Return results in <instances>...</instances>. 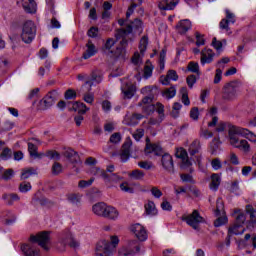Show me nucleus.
I'll return each instance as SVG.
<instances>
[{
  "label": "nucleus",
  "instance_id": "nucleus-43",
  "mask_svg": "<svg viewBox=\"0 0 256 256\" xmlns=\"http://www.w3.org/2000/svg\"><path fill=\"white\" fill-rule=\"evenodd\" d=\"M122 93L124 94L125 99H132V97L135 95V89L133 86H128L122 89Z\"/></svg>",
  "mask_w": 256,
  "mask_h": 256
},
{
  "label": "nucleus",
  "instance_id": "nucleus-50",
  "mask_svg": "<svg viewBox=\"0 0 256 256\" xmlns=\"http://www.w3.org/2000/svg\"><path fill=\"white\" fill-rule=\"evenodd\" d=\"M60 173H63V166L59 162H55L52 165V175H60Z\"/></svg>",
  "mask_w": 256,
  "mask_h": 256
},
{
  "label": "nucleus",
  "instance_id": "nucleus-32",
  "mask_svg": "<svg viewBox=\"0 0 256 256\" xmlns=\"http://www.w3.org/2000/svg\"><path fill=\"white\" fill-rule=\"evenodd\" d=\"M220 185H221V177L219 176V174H212L210 189L212 191H217V189H219Z\"/></svg>",
  "mask_w": 256,
  "mask_h": 256
},
{
  "label": "nucleus",
  "instance_id": "nucleus-53",
  "mask_svg": "<svg viewBox=\"0 0 256 256\" xmlns=\"http://www.w3.org/2000/svg\"><path fill=\"white\" fill-rule=\"evenodd\" d=\"M153 75V65L147 64L144 66V79H149Z\"/></svg>",
  "mask_w": 256,
  "mask_h": 256
},
{
  "label": "nucleus",
  "instance_id": "nucleus-58",
  "mask_svg": "<svg viewBox=\"0 0 256 256\" xmlns=\"http://www.w3.org/2000/svg\"><path fill=\"white\" fill-rule=\"evenodd\" d=\"M195 37H196V45L197 47H201L205 45V36L199 32H195Z\"/></svg>",
  "mask_w": 256,
  "mask_h": 256
},
{
  "label": "nucleus",
  "instance_id": "nucleus-54",
  "mask_svg": "<svg viewBox=\"0 0 256 256\" xmlns=\"http://www.w3.org/2000/svg\"><path fill=\"white\" fill-rule=\"evenodd\" d=\"M145 116H143V114H139V113H133L130 121L132 125H138L139 121H141V119H143Z\"/></svg>",
  "mask_w": 256,
  "mask_h": 256
},
{
  "label": "nucleus",
  "instance_id": "nucleus-27",
  "mask_svg": "<svg viewBox=\"0 0 256 256\" xmlns=\"http://www.w3.org/2000/svg\"><path fill=\"white\" fill-rule=\"evenodd\" d=\"M2 199L5 201L6 205H13V203L21 201V197H19L17 193H4Z\"/></svg>",
  "mask_w": 256,
  "mask_h": 256
},
{
  "label": "nucleus",
  "instance_id": "nucleus-29",
  "mask_svg": "<svg viewBox=\"0 0 256 256\" xmlns=\"http://www.w3.org/2000/svg\"><path fill=\"white\" fill-rule=\"evenodd\" d=\"M146 215L150 217H155L159 212L157 210V206H155V202L149 200L147 204L144 205Z\"/></svg>",
  "mask_w": 256,
  "mask_h": 256
},
{
  "label": "nucleus",
  "instance_id": "nucleus-25",
  "mask_svg": "<svg viewBox=\"0 0 256 256\" xmlns=\"http://www.w3.org/2000/svg\"><path fill=\"white\" fill-rule=\"evenodd\" d=\"M106 209L107 204L105 202H99L92 206V211L94 215H97L98 217H104Z\"/></svg>",
  "mask_w": 256,
  "mask_h": 256
},
{
  "label": "nucleus",
  "instance_id": "nucleus-42",
  "mask_svg": "<svg viewBox=\"0 0 256 256\" xmlns=\"http://www.w3.org/2000/svg\"><path fill=\"white\" fill-rule=\"evenodd\" d=\"M147 45H149V38L147 36H143L139 44L141 55H143L145 51H147Z\"/></svg>",
  "mask_w": 256,
  "mask_h": 256
},
{
  "label": "nucleus",
  "instance_id": "nucleus-30",
  "mask_svg": "<svg viewBox=\"0 0 256 256\" xmlns=\"http://www.w3.org/2000/svg\"><path fill=\"white\" fill-rule=\"evenodd\" d=\"M63 244L68 245L73 249H75L76 247H79V242H77L75 238H73V235L71 233H68L66 237L63 238Z\"/></svg>",
  "mask_w": 256,
  "mask_h": 256
},
{
  "label": "nucleus",
  "instance_id": "nucleus-46",
  "mask_svg": "<svg viewBox=\"0 0 256 256\" xmlns=\"http://www.w3.org/2000/svg\"><path fill=\"white\" fill-rule=\"evenodd\" d=\"M225 209V204L223 202V198H218L216 201V216L219 217L221 213H223Z\"/></svg>",
  "mask_w": 256,
  "mask_h": 256
},
{
  "label": "nucleus",
  "instance_id": "nucleus-35",
  "mask_svg": "<svg viewBox=\"0 0 256 256\" xmlns=\"http://www.w3.org/2000/svg\"><path fill=\"white\" fill-rule=\"evenodd\" d=\"M129 178L134 179L135 181H143L145 178V172L136 169L129 173Z\"/></svg>",
  "mask_w": 256,
  "mask_h": 256
},
{
  "label": "nucleus",
  "instance_id": "nucleus-38",
  "mask_svg": "<svg viewBox=\"0 0 256 256\" xmlns=\"http://www.w3.org/2000/svg\"><path fill=\"white\" fill-rule=\"evenodd\" d=\"M31 175H37V170H35V168L23 169L21 173V179L22 180L29 179Z\"/></svg>",
  "mask_w": 256,
  "mask_h": 256
},
{
  "label": "nucleus",
  "instance_id": "nucleus-36",
  "mask_svg": "<svg viewBox=\"0 0 256 256\" xmlns=\"http://www.w3.org/2000/svg\"><path fill=\"white\" fill-rule=\"evenodd\" d=\"M162 95L166 99H173V97H175V95H177V88H175V86H171L170 88H166L162 92Z\"/></svg>",
  "mask_w": 256,
  "mask_h": 256
},
{
  "label": "nucleus",
  "instance_id": "nucleus-60",
  "mask_svg": "<svg viewBox=\"0 0 256 256\" xmlns=\"http://www.w3.org/2000/svg\"><path fill=\"white\" fill-rule=\"evenodd\" d=\"M118 255L119 256H133L135 254H133V250L130 251L126 246H124L119 249Z\"/></svg>",
  "mask_w": 256,
  "mask_h": 256
},
{
  "label": "nucleus",
  "instance_id": "nucleus-11",
  "mask_svg": "<svg viewBox=\"0 0 256 256\" xmlns=\"http://www.w3.org/2000/svg\"><path fill=\"white\" fill-rule=\"evenodd\" d=\"M131 145H133V142L129 138L126 139L122 145V149L119 154L120 161L122 163H127V161H129V157H131Z\"/></svg>",
  "mask_w": 256,
  "mask_h": 256
},
{
  "label": "nucleus",
  "instance_id": "nucleus-64",
  "mask_svg": "<svg viewBox=\"0 0 256 256\" xmlns=\"http://www.w3.org/2000/svg\"><path fill=\"white\" fill-rule=\"evenodd\" d=\"M244 240L245 241H251L252 246L254 247V249H256V235L255 234H245L244 236Z\"/></svg>",
  "mask_w": 256,
  "mask_h": 256
},
{
  "label": "nucleus",
  "instance_id": "nucleus-47",
  "mask_svg": "<svg viewBox=\"0 0 256 256\" xmlns=\"http://www.w3.org/2000/svg\"><path fill=\"white\" fill-rule=\"evenodd\" d=\"M235 219V225H240V227H243L245 225V221L247 220V217L243 213H239L236 216H234Z\"/></svg>",
  "mask_w": 256,
  "mask_h": 256
},
{
  "label": "nucleus",
  "instance_id": "nucleus-59",
  "mask_svg": "<svg viewBox=\"0 0 256 256\" xmlns=\"http://www.w3.org/2000/svg\"><path fill=\"white\" fill-rule=\"evenodd\" d=\"M88 37H91L92 39H95L99 37V28L92 26L88 32H87Z\"/></svg>",
  "mask_w": 256,
  "mask_h": 256
},
{
  "label": "nucleus",
  "instance_id": "nucleus-40",
  "mask_svg": "<svg viewBox=\"0 0 256 256\" xmlns=\"http://www.w3.org/2000/svg\"><path fill=\"white\" fill-rule=\"evenodd\" d=\"M81 197H83L81 194L73 193V194L68 195V201L70 203H72V205H79V203H81Z\"/></svg>",
  "mask_w": 256,
  "mask_h": 256
},
{
  "label": "nucleus",
  "instance_id": "nucleus-56",
  "mask_svg": "<svg viewBox=\"0 0 256 256\" xmlns=\"http://www.w3.org/2000/svg\"><path fill=\"white\" fill-rule=\"evenodd\" d=\"M227 221V216H220L214 221V227H222V225H226Z\"/></svg>",
  "mask_w": 256,
  "mask_h": 256
},
{
  "label": "nucleus",
  "instance_id": "nucleus-12",
  "mask_svg": "<svg viewBox=\"0 0 256 256\" xmlns=\"http://www.w3.org/2000/svg\"><path fill=\"white\" fill-rule=\"evenodd\" d=\"M63 156L67 158V160L77 167V165H81V158L79 157V153L77 151L68 148L63 152Z\"/></svg>",
  "mask_w": 256,
  "mask_h": 256
},
{
  "label": "nucleus",
  "instance_id": "nucleus-41",
  "mask_svg": "<svg viewBox=\"0 0 256 256\" xmlns=\"http://www.w3.org/2000/svg\"><path fill=\"white\" fill-rule=\"evenodd\" d=\"M13 177H15V171L10 168V169L4 170V172L2 173L1 179H3V181H11Z\"/></svg>",
  "mask_w": 256,
  "mask_h": 256
},
{
  "label": "nucleus",
  "instance_id": "nucleus-3",
  "mask_svg": "<svg viewBox=\"0 0 256 256\" xmlns=\"http://www.w3.org/2000/svg\"><path fill=\"white\" fill-rule=\"evenodd\" d=\"M241 92V82L234 80L223 86L222 99L224 101H235Z\"/></svg>",
  "mask_w": 256,
  "mask_h": 256
},
{
  "label": "nucleus",
  "instance_id": "nucleus-44",
  "mask_svg": "<svg viewBox=\"0 0 256 256\" xmlns=\"http://www.w3.org/2000/svg\"><path fill=\"white\" fill-rule=\"evenodd\" d=\"M181 107H183V105H181L179 102H175L173 104L171 112V117H173V119H177V117H179V111H181Z\"/></svg>",
  "mask_w": 256,
  "mask_h": 256
},
{
  "label": "nucleus",
  "instance_id": "nucleus-23",
  "mask_svg": "<svg viewBox=\"0 0 256 256\" xmlns=\"http://www.w3.org/2000/svg\"><path fill=\"white\" fill-rule=\"evenodd\" d=\"M191 27V20L189 19L180 20L176 25V29L178 33H180V35H185V33H187V31H189Z\"/></svg>",
  "mask_w": 256,
  "mask_h": 256
},
{
  "label": "nucleus",
  "instance_id": "nucleus-20",
  "mask_svg": "<svg viewBox=\"0 0 256 256\" xmlns=\"http://www.w3.org/2000/svg\"><path fill=\"white\" fill-rule=\"evenodd\" d=\"M188 153L190 157H195V155H199L201 153V140L194 139L188 148Z\"/></svg>",
  "mask_w": 256,
  "mask_h": 256
},
{
  "label": "nucleus",
  "instance_id": "nucleus-8",
  "mask_svg": "<svg viewBox=\"0 0 256 256\" xmlns=\"http://www.w3.org/2000/svg\"><path fill=\"white\" fill-rule=\"evenodd\" d=\"M117 39H122L120 41V44L116 47V50L110 51V53L112 54V57H114V59H125V53H127V51L125 49H127V45H129V41L127 40L126 37H117Z\"/></svg>",
  "mask_w": 256,
  "mask_h": 256
},
{
  "label": "nucleus",
  "instance_id": "nucleus-33",
  "mask_svg": "<svg viewBox=\"0 0 256 256\" xmlns=\"http://www.w3.org/2000/svg\"><path fill=\"white\" fill-rule=\"evenodd\" d=\"M132 253L135 255V253H139L141 251V243L137 240H131L128 242V245L126 246Z\"/></svg>",
  "mask_w": 256,
  "mask_h": 256
},
{
  "label": "nucleus",
  "instance_id": "nucleus-13",
  "mask_svg": "<svg viewBox=\"0 0 256 256\" xmlns=\"http://www.w3.org/2000/svg\"><path fill=\"white\" fill-rule=\"evenodd\" d=\"M58 99L59 92H57V90H53L42 99V103H44V107H46V109H49V107H53V104L56 103Z\"/></svg>",
  "mask_w": 256,
  "mask_h": 256
},
{
  "label": "nucleus",
  "instance_id": "nucleus-63",
  "mask_svg": "<svg viewBox=\"0 0 256 256\" xmlns=\"http://www.w3.org/2000/svg\"><path fill=\"white\" fill-rule=\"evenodd\" d=\"M13 127H15V123H13L9 120H6L2 124V131H11V129H13Z\"/></svg>",
  "mask_w": 256,
  "mask_h": 256
},
{
  "label": "nucleus",
  "instance_id": "nucleus-22",
  "mask_svg": "<svg viewBox=\"0 0 256 256\" xmlns=\"http://www.w3.org/2000/svg\"><path fill=\"white\" fill-rule=\"evenodd\" d=\"M142 95H146V97H150L153 101L157 95H159L160 91L157 86H146L141 89Z\"/></svg>",
  "mask_w": 256,
  "mask_h": 256
},
{
  "label": "nucleus",
  "instance_id": "nucleus-34",
  "mask_svg": "<svg viewBox=\"0 0 256 256\" xmlns=\"http://www.w3.org/2000/svg\"><path fill=\"white\" fill-rule=\"evenodd\" d=\"M28 151L30 154V157H33L34 159H41L43 157V154H39L37 152V146L35 144L28 142Z\"/></svg>",
  "mask_w": 256,
  "mask_h": 256
},
{
  "label": "nucleus",
  "instance_id": "nucleus-14",
  "mask_svg": "<svg viewBox=\"0 0 256 256\" xmlns=\"http://www.w3.org/2000/svg\"><path fill=\"white\" fill-rule=\"evenodd\" d=\"M201 58H200V63L201 65H206L209 63H213V58L215 57V52H213L209 48H204L200 52Z\"/></svg>",
  "mask_w": 256,
  "mask_h": 256
},
{
  "label": "nucleus",
  "instance_id": "nucleus-17",
  "mask_svg": "<svg viewBox=\"0 0 256 256\" xmlns=\"http://www.w3.org/2000/svg\"><path fill=\"white\" fill-rule=\"evenodd\" d=\"M179 5V0H161L158 7L161 11H173Z\"/></svg>",
  "mask_w": 256,
  "mask_h": 256
},
{
  "label": "nucleus",
  "instance_id": "nucleus-39",
  "mask_svg": "<svg viewBox=\"0 0 256 256\" xmlns=\"http://www.w3.org/2000/svg\"><path fill=\"white\" fill-rule=\"evenodd\" d=\"M180 93L182 95V103L186 106L191 105V101L189 100V93L187 92V87H182L180 89Z\"/></svg>",
  "mask_w": 256,
  "mask_h": 256
},
{
  "label": "nucleus",
  "instance_id": "nucleus-15",
  "mask_svg": "<svg viewBox=\"0 0 256 256\" xmlns=\"http://www.w3.org/2000/svg\"><path fill=\"white\" fill-rule=\"evenodd\" d=\"M102 81H103V76L99 74V72H92L90 79L85 82V85L82 86V89L83 87H87L88 85V93H91V89L94 83H101Z\"/></svg>",
  "mask_w": 256,
  "mask_h": 256
},
{
  "label": "nucleus",
  "instance_id": "nucleus-18",
  "mask_svg": "<svg viewBox=\"0 0 256 256\" xmlns=\"http://www.w3.org/2000/svg\"><path fill=\"white\" fill-rule=\"evenodd\" d=\"M145 153L146 155H149V153H154L157 157H162L165 155V152H163V148H161V146L151 143L146 144Z\"/></svg>",
  "mask_w": 256,
  "mask_h": 256
},
{
  "label": "nucleus",
  "instance_id": "nucleus-55",
  "mask_svg": "<svg viewBox=\"0 0 256 256\" xmlns=\"http://www.w3.org/2000/svg\"><path fill=\"white\" fill-rule=\"evenodd\" d=\"M88 93H84L83 95V101H85V103H88L89 105H93V102L95 101V96L93 95V93H90L87 90Z\"/></svg>",
  "mask_w": 256,
  "mask_h": 256
},
{
  "label": "nucleus",
  "instance_id": "nucleus-28",
  "mask_svg": "<svg viewBox=\"0 0 256 256\" xmlns=\"http://www.w3.org/2000/svg\"><path fill=\"white\" fill-rule=\"evenodd\" d=\"M22 7L26 13H37V3H35V0H23Z\"/></svg>",
  "mask_w": 256,
  "mask_h": 256
},
{
  "label": "nucleus",
  "instance_id": "nucleus-9",
  "mask_svg": "<svg viewBox=\"0 0 256 256\" xmlns=\"http://www.w3.org/2000/svg\"><path fill=\"white\" fill-rule=\"evenodd\" d=\"M161 165L163 169L167 171V173H170L171 175L175 173V163L173 162V156H171L169 153L163 154L161 157Z\"/></svg>",
  "mask_w": 256,
  "mask_h": 256
},
{
  "label": "nucleus",
  "instance_id": "nucleus-6",
  "mask_svg": "<svg viewBox=\"0 0 256 256\" xmlns=\"http://www.w3.org/2000/svg\"><path fill=\"white\" fill-rule=\"evenodd\" d=\"M143 27V22L136 18L134 19V21L131 22V24H128L126 26V28H120L118 29L117 33H116V37H127V35H131V33H133V29L134 31H140V29H142Z\"/></svg>",
  "mask_w": 256,
  "mask_h": 256
},
{
  "label": "nucleus",
  "instance_id": "nucleus-4",
  "mask_svg": "<svg viewBox=\"0 0 256 256\" xmlns=\"http://www.w3.org/2000/svg\"><path fill=\"white\" fill-rule=\"evenodd\" d=\"M36 33L37 29L35 28V23H33L31 20H28L23 25L21 39L25 43H32L33 39H35Z\"/></svg>",
  "mask_w": 256,
  "mask_h": 256
},
{
  "label": "nucleus",
  "instance_id": "nucleus-49",
  "mask_svg": "<svg viewBox=\"0 0 256 256\" xmlns=\"http://www.w3.org/2000/svg\"><path fill=\"white\" fill-rule=\"evenodd\" d=\"M219 145H221V141L219 140V138H214L210 143V149H211L212 155H215V153H217V149H219Z\"/></svg>",
  "mask_w": 256,
  "mask_h": 256
},
{
  "label": "nucleus",
  "instance_id": "nucleus-57",
  "mask_svg": "<svg viewBox=\"0 0 256 256\" xmlns=\"http://www.w3.org/2000/svg\"><path fill=\"white\" fill-rule=\"evenodd\" d=\"M143 113L146 115H152V113H155V105L153 104H147L142 107Z\"/></svg>",
  "mask_w": 256,
  "mask_h": 256
},
{
  "label": "nucleus",
  "instance_id": "nucleus-24",
  "mask_svg": "<svg viewBox=\"0 0 256 256\" xmlns=\"http://www.w3.org/2000/svg\"><path fill=\"white\" fill-rule=\"evenodd\" d=\"M176 157H178V159L182 160V167H191L192 163L189 160V154L187 153V150L181 148L180 150L177 151L176 153Z\"/></svg>",
  "mask_w": 256,
  "mask_h": 256
},
{
  "label": "nucleus",
  "instance_id": "nucleus-5",
  "mask_svg": "<svg viewBox=\"0 0 256 256\" xmlns=\"http://www.w3.org/2000/svg\"><path fill=\"white\" fill-rule=\"evenodd\" d=\"M182 221H185L187 225L195 229V231H199V225L201 223H205V218L199 214L198 210H193V212L187 216H182Z\"/></svg>",
  "mask_w": 256,
  "mask_h": 256
},
{
  "label": "nucleus",
  "instance_id": "nucleus-51",
  "mask_svg": "<svg viewBox=\"0 0 256 256\" xmlns=\"http://www.w3.org/2000/svg\"><path fill=\"white\" fill-rule=\"evenodd\" d=\"M187 69L188 71H190V73H196L197 75H199V63L189 62Z\"/></svg>",
  "mask_w": 256,
  "mask_h": 256
},
{
  "label": "nucleus",
  "instance_id": "nucleus-37",
  "mask_svg": "<svg viewBox=\"0 0 256 256\" xmlns=\"http://www.w3.org/2000/svg\"><path fill=\"white\" fill-rule=\"evenodd\" d=\"M246 213L250 217V222L252 225H256V210L251 205L246 206Z\"/></svg>",
  "mask_w": 256,
  "mask_h": 256
},
{
  "label": "nucleus",
  "instance_id": "nucleus-1",
  "mask_svg": "<svg viewBox=\"0 0 256 256\" xmlns=\"http://www.w3.org/2000/svg\"><path fill=\"white\" fill-rule=\"evenodd\" d=\"M51 232L49 231H42L36 235L30 236V244H24L21 246V250L25 256H39V247L35 245L38 243L42 249L45 251H49V242L51 241Z\"/></svg>",
  "mask_w": 256,
  "mask_h": 256
},
{
  "label": "nucleus",
  "instance_id": "nucleus-7",
  "mask_svg": "<svg viewBox=\"0 0 256 256\" xmlns=\"http://www.w3.org/2000/svg\"><path fill=\"white\" fill-rule=\"evenodd\" d=\"M230 143L233 145V147H236V149L244 151V153H249V151H251L249 142L245 139L239 138L237 134H230Z\"/></svg>",
  "mask_w": 256,
  "mask_h": 256
},
{
  "label": "nucleus",
  "instance_id": "nucleus-61",
  "mask_svg": "<svg viewBox=\"0 0 256 256\" xmlns=\"http://www.w3.org/2000/svg\"><path fill=\"white\" fill-rule=\"evenodd\" d=\"M180 179L183 183H195L191 174H180Z\"/></svg>",
  "mask_w": 256,
  "mask_h": 256
},
{
  "label": "nucleus",
  "instance_id": "nucleus-10",
  "mask_svg": "<svg viewBox=\"0 0 256 256\" xmlns=\"http://www.w3.org/2000/svg\"><path fill=\"white\" fill-rule=\"evenodd\" d=\"M130 231L135 235L138 241H147V230L143 225L137 223L130 227Z\"/></svg>",
  "mask_w": 256,
  "mask_h": 256
},
{
  "label": "nucleus",
  "instance_id": "nucleus-16",
  "mask_svg": "<svg viewBox=\"0 0 256 256\" xmlns=\"http://www.w3.org/2000/svg\"><path fill=\"white\" fill-rule=\"evenodd\" d=\"M97 171L100 177H102V179L105 181V183H117V181L121 179L119 175L115 173L109 174L105 170H101L99 168H97Z\"/></svg>",
  "mask_w": 256,
  "mask_h": 256
},
{
  "label": "nucleus",
  "instance_id": "nucleus-2",
  "mask_svg": "<svg viewBox=\"0 0 256 256\" xmlns=\"http://www.w3.org/2000/svg\"><path fill=\"white\" fill-rule=\"evenodd\" d=\"M119 245V237L111 236L110 242L101 240L96 245V256H113V251Z\"/></svg>",
  "mask_w": 256,
  "mask_h": 256
},
{
  "label": "nucleus",
  "instance_id": "nucleus-31",
  "mask_svg": "<svg viewBox=\"0 0 256 256\" xmlns=\"http://www.w3.org/2000/svg\"><path fill=\"white\" fill-rule=\"evenodd\" d=\"M229 235H243L245 233V229L243 226L239 224H233V226L228 228Z\"/></svg>",
  "mask_w": 256,
  "mask_h": 256
},
{
  "label": "nucleus",
  "instance_id": "nucleus-19",
  "mask_svg": "<svg viewBox=\"0 0 256 256\" xmlns=\"http://www.w3.org/2000/svg\"><path fill=\"white\" fill-rule=\"evenodd\" d=\"M96 54L97 48L95 47V44H93V41L89 40L86 44V50L82 55V59H91V57H94Z\"/></svg>",
  "mask_w": 256,
  "mask_h": 256
},
{
  "label": "nucleus",
  "instance_id": "nucleus-45",
  "mask_svg": "<svg viewBox=\"0 0 256 256\" xmlns=\"http://www.w3.org/2000/svg\"><path fill=\"white\" fill-rule=\"evenodd\" d=\"M11 157H13V151L8 147L4 148L0 154V158H2L3 161H8Z\"/></svg>",
  "mask_w": 256,
  "mask_h": 256
},
{
  "label": "nucleus",
  "instance_id": "nucleus-52",
  "mask_svg": "<svg viewBox=\"0 0 256 256\" xmlns=\"http://www.w3.org/2000/svg\"><path fill=\"white\" fill-rule=\"evenodd\" d=\"M18 189L20 193H28V191H31V182L20 183Z\"/></svg>",
  "mask_w": 256,
  "mask_h": 256
},
{
  "label": "nucleus",
  "instance_id": "nucleus-21",
  "mask_svg": "<svg viewBox=\"0 0 256 256\" xmlns=\"http://www.w3.org/2000/svg\"><path fill=\"white\" fill-rule=\"evenodd\" d=\"M104 218L110 219L111 221H117V219H119V210L113 206L107 205L104 212Z\"/></svg>",
  "mask_w": 256,
  "mask_h": 256
},
{
  "label": "nucleus",
  "instance_id": "nucleus-26",
  "mask_svg": "<svg viewBox=\"0 0 256 256\" xmlns=\"http://www.w3.org/2000/svg\"><path fill=\"white\" fill-rule=\"evenodd\" d=\"M69 111H78L79 115H85L89 111V107L83 102H74L72 107L69 108Z\"/></svg>",
  "mask_w": 256,
  "mask_h": 256
},
{
  "label": "nucleus",
  "instance_id": "nucleus-48",
  "mask_svg": "<svg viewBox=\"0 0 256 256\" xmlns=\"http://www.w3.org/2000/svg\"><path fill=\"white\" fill-rule=\"evenodd\" d=\"M45 157H48V159H55L56 161H59L61 159V154L55 150H48L45 153Z\"/></svg>",
  "mask_w": 256,
  "mask_h": 256
},
{
  "label": "nucleus",
  "instance_id": "nucleus-62",
  "mask_svg": "<svg viewBox=\"0 0 256 256\" xmlns=\"http://www.w3.org/2000/svg\"><path fill=\"white\" fill-rule=\"evenodd\" d=\"M64 97H65L66 100L77 99V92H75V90H73V89H68L65 92Z\"/></svg>",
  "mask_w": 256,
  "mask_h": 256
}]
</instances>
